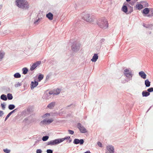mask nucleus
Returning <instances> with one entry per match:
<instances>
[{
	"instance_id": "47",
	"label": "nucleus",
	"mask_w": 153,
	"mask_h": 153,
	"mask_svg": "<svg viewBox=\"0 0 153 153\" xmlns=\"http://www.w3.org/2000/svg\"><path fill=\"white\" fill-rule=\"evenodd\" d=\"M150 13L151 14V15L153 16V9H151L150 10Z\"/></svg>"
},
{
	"instance_id": "15",
	"label": "nucleus",
	"mask_w": 153,
	"mask_h": 153,
	"mask_svg": "<svg viewBox=\"0 0 153 153\" xmlns=\"http://www.w3.org/2000/svg\"><path fill=\"white\" fill-rule=\"evenodd\" d=\"M139 75L143 79H146V75L143 71H141L139 72Z\"/></svg>"
},
{
	"instance_id": "30",
	"label": "nucleus",
	"mask_w": 153,
	"mask_h": 153,
	"mask_svg": "<svg viewBox=\"0 0 153 153\" xmlns=\"http://www.w3.org/2000/svg\"><path fill=\"white\" fill-rule=\"evenodd\" d=\"M7 99H8V100H11L13 99V97L12 94L10 93H8L7 94Z\"/></svg>"
},
{
	"instance_id": "35",
	"label": "nucleus",
	"mask_w": 153,
	"mask_h": 153,
	"mask_svg": "<svg viewBox=\"0 0 153 153\" xmlns=\"http://www.w3.org/2000/svg\"><path fill=\"white\" fill-rule=\"evenodd\" d=\"M64 140L63 138L58 139V144L63 142Z\"/></svg>"
},
{
	"instance_id": "29",
	"label": "nucleus",
	"mask_w": 153,
	"mask_h": 153,
	"mask_svg": "<svg viewBox=\"0 0 153 153\" xmlns=\"http://www.w3.org/2000/svg\"><path fill=\"white\" fill-rule=\"evenodd\" d=\"M140 3L142 4L143 6H144V7H148V3L146 1H141L140 2Z\"/></svg>"
},
{
	"instance_id": "13",
	"label": "nucleus",
	"mask_w": 153,
	"mask_h": 153,
	"mask_svg": "<svg viewBox=\"0 0 153 153\" xmlns=\"http://www.w3.org/2000/svg\"><path fill=\"white\" fill-rule=\"evenodd\" d=\"M18 108H16L13 110L12 111H11L9 113V114L7 115V116H6V117L5 118V121H6L7 120V119L9 117L10 115H11L12 114H13V113H15V112H16V111H17L18 110Z\"/></svg>"
},
{
	"instance_id": "61",
	"label": "nucleus",
	"mask_w": 153,
	"mask_h": 153,
	"mask_svg": "<svg viewBox=\"0 0 153 153\" xmlns=\"http://www.w3.org/2000/svg\"><path fill=\"white\" fill-rule=\"evenodd\" d=\"M1 22L0 21V25H1Z\"/></svg>"
},
{
	"instance_id": "60",
	"label": "nucleus",
	"mask_w": 153,
	"mask_h": 153,
	"mask_svg": "<svg viewBox=\"0 0 153 153\" xmlns=\"http://www.w3.org/2000/svg\"><path fill=\"white\" fill-rule=\"evenodd\" d=\"M105 153H111L110 152H106Z\"/></svg>"
},
{
	"instance_id": "58",
	"label": "nucleus",
	"mask_w": 153,
	"mask_h": 153,
	"mask_svg": "<svg viewBox=\"0 0 153 153\" xmlns=\"http://www.w3.org/2000/svg\"><path fill=\"white\" fill-rule=\"evenodd\" d=\"M72 105V104L70 105L67 106V107H69L70 106H71Z\"/></svg>"
},
{
	"instance_id": "59",
	"label": "nucleus",
	"mask_w": 153,
	"mask_h": 153,
	"mask_svg": "<svg viewBox=\"0 0 153 153\" xmlns=\"http://www.w3.org/2000/svg\"><path fill=\"white\" fill-rule=\"evenodd\" d=\"M39 142V140H37V141L36 140V143H38Z\"/></svg>"
},
{
	"instance_id": "49",
	"label": "nucleus",
	"mask_w": 153,
	"mask_h": 153,
	"mask_svg": "<svg viewBox=\"0 0 153 153\" xmlns=\"http://www.w3.org/2000/svg\"><path fill=\"white\" fill-rule=\"evenodd\" d=\"M130 9H131V11H129V13H131L133 11V7H131V6H130Z\"/></svg>"
},
{
	"instance_id": "32",
	"label": "nucleus",
	"mask_w": 153,
	"mask_h": 153,
	"mask_svg": "<svg viewBox=\"0 0 153 153\" xmlns=\"http://www.w3.org/2000/svg\"><path fill=\"white\" fill-rule=\"evenodd\" d=\"M22 85V82L20 83L19 82H18L15 84L14 86L16 88H17L20 86Z\"/></svg>"
},
{
	"instance_id": "42",
	"label": "nucleus",
	"mask_w": 153,
	"mask_h": 153,
	"mask_svg": "<svg viewBox=\"0 0 153 153\" xmlns=\"http://www.w3.org/2000/svg\"><path fill=\"white\" fill-rule=\"evenodd\" d=\"M50 116V114L48 113H47L45 114L43 116V117L44 118L46 117L47 116Z\"/></svg>"
},
{
	"instance_id": "10",
	"label": "nucleus",
	"mask_w": 153,
	"mask_h": 153,
	"mask_svg": "<svg viewBox=\"0 0 153 153\" xmlns=\"http://www.w3.org/2000/svg\"><path fill=\"white\" fill-rule=\"evenodd\" d=\"M84 143L83 139L79 140L78 139H75L73 141V143L75 144H79L80 145H82Z\"/></svg>"
},
{
	"instance_id": "28",
	"label": "nucleus",
	"mask_w": 153,
	"mask_h": 153,
	"mask_svg": "<svg viewBox=\"0 0 153 153\" xmlns=\"http://www.w3.org/2000/svg\"><path fill=\"white\" fill-rule=\"evenodd\" d=\"M136 8L139 10H140L143 8V6L142 4H138L136 5Z\"/></svg>"
},
{
	"instance_id": "4",
	"label": "nucleus",
	"mask_w": 153,
	"mask_h": 153,
	"mask_svg": "<svg viewBox=\"0 0 153 153\" xmlns=\"http://www.w3.org/2000/svg\"><path fill=\"white\" fill-rule=\"evenodd\" d=\"M125 76L129 80L132 79L133 74L132 73V71L129 69H126L124 70L123 72Z\"/></svg>"
},
{
	"instance_id": "12",
	"label": "nucleus",
	"mask_w": 153,
	"mask_h": 153,
	"mask_svg": "<svg viewBox=\"0 0 153 153\" xmlns=\"http://www.w3.org/2000/svg\"><path fill=\"white\" fill-rule=\"evenodd\" d=\"M106 149L111 153H114V149L113 146L111 145H109L106 147Z\"/></svg>"
},
{
	"instance_id": "40",
	"label": "nucleus",
	"mask_w": 153,
	"mask_h": 153,
	"mask_svg": "<svg viewBox=\"0 0 153 153\" xmlns=\"http://www.w3.org/2000/svg\"><path fill=\"white\" fill-rule=\"evenodd\" d=\"M68 132L69 133L71 134H73L74 133V131L73 130H68Z\"/></svg>"
},
{
	"instance_id": "56",
	"label": "nucleus",
	"mask_w": 153,
	"mask_h": 153,
	"mask_svg": "<svg viewBox=\"0 0 153 153\" xmlns=\"http://www.w3.org/2000/svg\"><path fill=\"white\" fill-rule=\"evenodd\" d=\"M131 0H126V1L127 2L130 1Z\"/></svg>"
},
{
	"instance_id": "21",
	"label": "nucleus",
	"mask_w": 153,
	"mask_h": 153,
	"mask_svg": "<svg viewBox=\"0 0 153 153\" xmlns=\"http://www.w3.org/2000/svg\"><path fill=\"white\" fill-rule=\"evenodd\" d=\"M149 11L150 10L149 9L146 8L143 10V13L145 14H147L149 13Z\"/></svg>"
},
{
	"instance_id": "39",
	"label": "nucleus",
	"mask_w": 153,
	"mask_h": 153,
	"mask_svg": "<svg viewBox=\"0 0 153 153\" xmlns=\"http://www.w3.org/2000/svg\"><path fill=\"white\" fill-rule=\"evenodd\" d=\"M47 153H53V150L51 149H48L46 151Z\"/></svg>"
},
{
	"instance_id": "25",
	"label": "nucleus",
	"mask_w": 153,
	"mask_h": 153,
	"mask_svg": "<svg viewBox=\"0 0 153 153\" xmlns=\"http://www.w3.org/2000/svg\"><path fill=\"white\" fill-rule=\"evenodd\" d=\"M4 54L5 53L4 51H0V61L2 60Z\"/></svg>"
},
{
	"instance_id": "6",
	"label": "nucleus",
	"mask_w": 153,
	"mask_h": 153,
	"mask_svg": "<svg viewBox=\"0 0 153 153\" xmlns=\"http://www.w3.org/2000/svg\"><path fill=\"white\" fill-rule=\"evenodd\" d=\"M52 94L57 95V89H56L55 91H49L48 94H45L44 95V97L48 99L50 97L49 96Z\"/></svg>"
},
{
	"instance_id": "38",
	"label": "nucleus",
	"mask_w": 153,
	"mask_h": 153,
	"mask_svg": "<svg viewBox=\"0 0 153 153\" xmlns=\"http://www.w3.org/2000/svg\"><path fill=\"white\" fill-rule=\"evenodd\" d=\"M1 107L3 110H4L5 108V105L3 103H1Z\"/></svg>"
},
{
	"instance_id": "33",
	"label": "nucleus",
	"mask_w": 153,
	"mask_h": 153,
	"mask_svg": "<svg viewBox=\"0 0 153 153\" xmlns=\"http://www.w3.org/2000/svg\"><path fill=\"white\" fill-rule=\"evenodd\" d=\"M49 138V137L48 136H44L42 137V140L43 141H47Z\"/></svg>"
},
{
	"instance_id": "8",
	"label": "nucleus",
	"mask_w": 153,
	"mask_h": 153,
	"mask_svg": "<svg viewBox=\"0 0 153 153\" xmlns=\"http://www.w3.org/2000/svg\"><path fill=\"white\" fill-rule=\"evenodd\" d=\"M41 62V61H37L34 63L31 67L30 70L31 71L34 70L40 64Z\"/></svg>"
},
{
	"instance_id": "23",
	"label": "nucleus",
	"mask_w": 153,
	"mask_h": 153,
	"mask_svg": "<svg viewBox=\"0 0 153 153\" xmlns=\"http://www.w3.org/2000/svg\"><path fill=\"white\" fill-rule=\"evenodd\" d=\"M0 98L1 100L4 101H6L7 100V97L6 95L4 94H2L1 95Z\"/></svg>"
},
{
	"instance_id": "44",
	"label": "nucleus",
	"mask_w": 153,
	"mask_h": 153,
	"mask_svg": "<svg viewBox=\"0 0 153 153\" xmlns=\"http://www.w3.org/2000/svg\"><path fill=\"white\" fill-rule=\"evenodd\" d=\"M39 20H40V18H38V19H36V20H34V24H36V23H37L39 21Z\"/></svg>"
},
{
	"instance_id": "41",
	"label": "nucleus",
	"mask_w": 153,
	"mask_h": 153,
	"mask_svg": "<svg viewBox=\"0 0 153 153\" xmlns=\"http://www.w3.org/2000/svg\"><path fill=\"white\" fill-rule=\"evenodd\" d=\"M42 152L41 149H37L36 151V153H42Z\"/></svg>"
},
{
	"instance_id": "46",
	"label": "nucleus",
	"mask_w": 153,
	"mask_h": 153,
	"mask_svg": "<svg viewBox=\"0 0 153 153\" xmlns=\"http://www.w3.org/2000/svg\"><path fill=\"white\" fill-rule=\"evenodd\" d=\"M64 140H69L70 138V136H68L64 138H63Z\"/></svg>"
},
{
	"instance_id": "54",
	"label": "nucleus",
	"mask_w": 153,
	"mask_h": 153,
	"mask_svg": "<svg viewBox=\"0 0 153 153\" xmlns=\"http://www.w3.org/2000/svg\"><path fill=\"white\" fill-rule=\"evenodd\" d=\"M143 26L144 27H146V28H148V27H146L145 26V24H143Z\"/></svg>"
},
{
	"instance_id": "45",
	"label": "nucleus",
	"mask_w": 153,
	"mask_h": 153,
	"mask_svg": "<svg viewBox=\"0 0 153 153\" xmlns=\"http://www.w3.org/2000/svg\"><path fill=\"white\" fill-rule=\"evenodd\" d=\"M97 145L98 146H99L100 147H102V144L100 142H97Z\"/></svg>"
},
{
	"instance_id": "34",
	"label": "nucleus",
	"mask_w": 153,
	"mask_h": 153,
	"mask_svg": "<svg viewBox=\"0 0 153 153\" xmlns=\"http://www.w3.org/2000/svg\"><path fill=\"white\" fill-rule=\"evenodd\" d=\"M147 91H148V92L149 93H150V92H153V87L150 88H148L147 89Z\"/></svg>"
},
{
	"instance_id": "14",
	"label": "nucleus",
	"mask_w": 153,
	"mask_h": 153,
	"mask_svg": "<svg viewBox=\"0 0 153 153\" xmlns=\"http://www.w3.org/2000/svg\"><path fill=\"white\" fill-rule=\"evenodd\" d=\"M38 85V82L37 81H35L34 82L32 81L30 85V88L31 89H33Z\"/></svg>"
},
{
	"instance_id": "7",
	"label": "nucleus",
	"mask_w": 153,
	"mask_h": 153,
	"mask_svg": "<svg viewBox=\"0 0 153 153\" xmlns=\"http://www.w3.org/2000/svg\"><path fill=\"white\" fill-rule=\"evenodd\" d=\"M77 127L82 133H85L87 132L86 129L80 123L77 124Z\"/></svg>"
},
{
	"instance_id": "43",
	"label": "nucleus",
	"mask_w": 153,
	"mask_h": 153,
	"mask_svg": "<svg viewBox=\"0 0 153 153\" xmlns=\"http://www.w3.org/2000/svg\"><path fill=\"white\" fill-rule=\"evenodd\" d=\"M4 114L3 111H2L0 110V117H1Z\"/></svg>"
},
{
	"instance_id": "57",
	"label": "nucleus",
	"mask_w": 153,
	"mask_h": 153,
	"mask_svg": "<svg viewBox=\"0 0 153 153\" xmlns=\"http://www.w3.org/2000/svg\"><path fill=\"white\" fill-rule=\"evenodd\" d=\"M2 6L1 5H0V9H1V8H2Z\"/></svg>"
},
{
	"instance_id": "1",
	"label": "nucleus",
	"mask_w": 153,
	"mask_h": 153,
	"mask_svg": "<svg viewBox=\"0 0 153 153\" xmlns=\"http://www.w3.org/2000/svg\"><path fill=\"white\" fill-rule=\"evenodd\" d=\"M16 5L19 7L23 9H27L29 7V5L26 0H16Z\"/></svg>"
},
{
	"instance_id": "50",
	"label": "nucleus",
	"mask_w": 153,
	"mask_h": 153,
	"mask_svg": "<svg viewBox=\"0 0 153 153\" xmlns=\"http://www.w3.org/2000/svg\"><path fill=\"white\" fill-rule=\"evenodd\" d=\"M28 120V118H25L23 120V121L24 122H26V121H27V120Z\"/></svg>"
},
{
	"instance_id": "24",
	"label": "nucleus",
	"mask_w": 153,
	"mask_h": 153,
	"mask_svg": "<svg viewBox=\"0 0 153 153\" xmlns=\"http://www.w3.org/2000/svg\"><path fill=\"white\" fill-rule=\"evenodd\" d=\"M44 77V76L42 74H39L38 77V82H40L42 80Z\"/></svg>"
},
{
	"instance_id": "51",
	"label": "nucleus",
	"mask_w": 153,
	"mask_h": 153,
	"mask_svg": "<svg viewBox=\"0 0 153 153\" xmlns=\"http://www.w3.org/2000/svg\"><path fill=\"white\" fill-rule=\"evenodd\" d=\"M61 91V89L60 88H58V94H59L60 93V92Z\"/></svg>"
},
{
	"instance_id": "11",
	"label": "nucleus",
	"mask_w": 153,
	"mask_h": 153,
	"mask_svg": "<svg viewBox=\"0 0 153 153\" xmlns=\"http://www.w3.org/2000/svg\"><path fill=\"white\" fill-rule=\"evenodd\" d=\"M57 144V139L51 140L47 142L48 145H53Z\"/></svg>"
},
{
	"instance_id": "22",
	"label": "nucleus",
	"mask_w": 153,
	"mask_h": 153,
	"mask_svg": "<svg viewBox=\"0 0 153 153\" xmlns=\"http://www.w3.org/2000/svg\"><path fill=\"white\" fill-rule=\"evenodd\" d=\"M122 10L124 12L126 13L128 11V8L127 7L126 5H123L122 8Z\"/></svg>"
},
{
	"instance_id": "5",
	"label": "nucleus",
	"mask_w": 153,
	"mask_h": 153,
	"mask_svg": "<svg viewBox=\"0 0 153 153\" xmlns=\"http://www.w3.org/2000/svg\"><path fill=\"white\" fill-rule=\"evenodd\" d=\"M80 46V45L78 42H74L71 46L72 50L74 52H77L79 50Z\"/></svg>"
},
{
	"instance_id": "16",
	"label": "nucleus",
	"mask_w": 153,
	"mask_h": 153,
	"mask_svg": "<svg viewBox=\"0 0 153 153\" xmlns=\"http://www.w3.org/2000/svg\"><path fill=\"white\" fill-rule=\"evenodd\" d=\"M98 58V56L97 53H95L93 56L91 60L93 62H96Z\"/></svg>"
},
{
	"instance_id": "52",
	"label": "nucleus",
	"mask_w": 153,
	"mask_h": 153,
	"mask_svg": "<svg viewBox=\"0 0 153 153\" xmlns=\"http://www.w3.org/2000/svg\"><path fill=\"white\" fill-rule=\"evenodd\" d=\"M105 41V39H102L100 40V42L101 43H102L104 42Z\"/></svg>"
},
{
	"instance_id": "20",
	"label": "nucleus",
	"mask_w": 153,
	"mask_h": 153,
	"mask_svg": "<svg viewBox=\"0 0 153 153\" xmlns=\"http://www.w3.org/2000/svg\"><path fill=\"white\" fill-rule=\"evenodd\" d=\"M150 82L148 79H147L145 81V84L146 87H149L150 85Z\"/></svg>"
},
{
	"instance_id": "53",
	"label": "nucleus",
	"mask_w": 153,
	"mask_h": 153,
	"mask_svg": "<svg viewBox=\"0 0 153 153\" xmlns=\"http://www.w3.org/2000/svg\"><path fill=\"white\" fill-rule=\"evenodd\" d=\"M27 111L28 112H29L30 111V108H27Z\"/></svg>"
},
{
	"instance_id": "3",
	"label": "nucleus",
	"mask_w": 153,
	"mask_h": 153,
	"mask_svg": "<svg viewBox=\"0 0 153 153\" xmlns=\"http://www.w3.org/2000/svg\"><path fill=\"white\" fill-rule=\"evenodd\" d=\"M82 19L88 22H91L94 21L95 18L93 16L90 15L88 14H85L83 13L82 14Z\"/></svg>"
},
{
	"instance_id": "36",
	"label": "nucleus",
	"mask_w": 153,
	"mask_h": 153,
	"mask_svg": "<svg viewBox=\"0 0 153 153\" xmlns=\"http://www.w3.org/2000/svg\"><path fill=\"white\" fill-rule=\"evenodd\" d=\"M136 1V0H134L133 1H132L130 2V4L132 6H133L134 4Z\"/></svg>"
},
{
	"instance_id": "17",
	"label": "nucleus",
	"mask_w": 153,
	"mask_h": 153,
	"mask_svg": "<svg viewBox=\"0 0 153 153\" xmlns=\"http://www.w3.org/2000/svg\"><path fill=\"white\" fill-rule=\"evenodd\" d=\"M46 17L50 20H52L53 18V15L51 13L49 12L46 15Z\"/></svg>"
},
{
	"instance_id": "37",
	"label": "nucleus",
	"mask_w": 153,
	"mask_h": 153,
	"mask_svg": "<svg viewBox=\"0 0 153 153\" xmlns=\"http://www.w3.org/2000/svg\"><path fill=\"white\" fill-rule=\"evenodd\" d=\"M3 151L6 153H9L10 152V150L7 149H4Z\"/></svg>"
},
{
	"instance_id": "26",
	"label": "nucleus",
	"mask_w": 153,
	"mask_h": 153,
	"mask_svg": "<svg viewBox=\"0 0 153 153\" xmlns=\"http://www.w3.org/2000/svg\"><path fill=\"white\" fill-rule=\"evenodd\" d=\"M28 69L27 68H24L22 69V74H26L28 71Z\"/></svg>"
},
{
	"instance_id": "48",
	"label": "nucleus",
	"mask_w": 153,
	"mask_h": 153,
	"mask_svg": "<svg viewBox=\"0 0 153 153\" xmlns=\"http://www.w3.org/2000/svg\"><path fill=\"white\" fill-rule=\"evenodd\" d=\"M24 87L25 88L27 87V84L26 82H25L24 84Z\"/></svg>"
},
{
	"instance_id": "31",
	"label": "nucleus",
	"mask_w": 153,
	"mask_h": 153,
	"mask_svg": "<svg viewBox=\"0 0 153 153\" xmlns=\"http://www.w3.org/2000/svg\"><path fill=\"white\" fill-rule=\"evenodd\" d=\"M15 108V106L13 104H10L8 106V108L10 110H12Z\"/></svg>"
},
{
	"instance_id": "18",
	"label": "nucleus",
	"mask_w": 153,
	"mask_h": 153,
	"mask_svg": "<svg viewBox=\"0 0 153 153\" xmlns=\"http://www.w3.org/2000/svg\"><path fill=\"white\" fill-rule=\"evenodd\" d=\"M150 93L146 91H143L142 92V95L143 97H147L149 96Z\"/></svg>"
},
{
	"instance_id": "55",
	"label": "nucleus",
	"mask_w": 153,
	"mask_h": 153,
	"mask_svg": "<svg viewBox=\"0 0 153 153\" xmlns=\"http://www.w3.org/2000/svg\"><path fill=\"white\" fill-rule=\"evenodd\" d=\"M71 141H72L71 139L69 140V143H70V142H71Z\"/></svg>"
},
{
	"instance_id": "19",
	"label": "nucleus",
	"mask_w": 153,
	"mask_h": 153,
	"mask_svg": "<svg viewBox=\"0 0 153 153\" xmlns=\"http://www.w3.org/2000/svg\"><path fill=\"white\" fill-rule=\"evenodd\" d=\"M55 104V102H52L48 105L47 107L50 109H52L54 106Z\"/></svg>"
},
{
	"instance_id": "2",
	"label": "nucleus",
	"mask_w": 153,
	"mask_h": 153,
	"mask_svg": "<svg viewBox=\"0 0 153 153\" xmlns=\"http://www.w3.org/2000/svg\"><path fill=\"white\" fill-rule=\"evenodd\" d=\"M97 24L101 28L105 29L108 27V21L105 18H103L97 22Z\"/></svg>"
},
{
	"instance_id": "9",
	"label": "nucleus",
	"mask_w": 153,
	"mask_h": 153,
	"mask_svg": "<svg viewBox=\"0 0 153 153\" xmlns=\"http://www.w3.org/2000/svg\"><path fill=\"white\" fill-rule=\"evenodd\" d=\"M53 120H51L48 119L46 120L44 119V120L42 121L40 123V125L42 126L43 125H47L48 124H50L53 122Z\"/></svg>"
},
{
	"instance_id": "27",
	"label": "nucleus",
	"mask_w": 153,
	"mask_h": 153,
	"mask_svg": "<svg viewBox=\"0 0 153 153\" xmlns=\"http://www.w3.org/2000/svg\"><path fill=\"white\" fill-rule=\"evenodd\" d=\"M13 76L14 78H20L21 76L19 73L18 72L15 74Z\"/></svg>"
}]
</instances>
